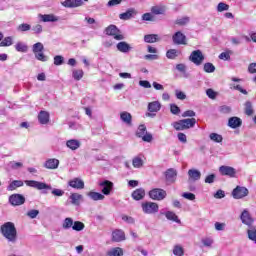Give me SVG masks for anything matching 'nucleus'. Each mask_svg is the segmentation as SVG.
<instances>
[{
    "label": "nucleus",
    "instance_id": "a878e982",
    "mask_svg": "<svg viewBox=\"0 0 256 256\" xmlns=\"http://www.w3.org/2000/svg\"><path fill=\"white\" fill-rule=\"evenodd\" d=\"M63 7L75 8L83 5V0H66L62 2Z\"/></svg>",
    "mask_w": 256,
    "mask_h": 256
},
{
    "label": "nucleus",
    "instance_id": "9d476101",
    "mask_svg": "<svg viewBox=\"0 0 256 256\" xmlns=\"http://www.w3.org/2000/svg\"><path fill=\"white\" fill-rule=\"evenodd\" d=\"M249 195V189L243 186H237L233 191H232V197L234 199H243Z\"/></svg>",
    "mask_w": 256,
    "mask_h": 256
},
{
    "label": "nucleus",
    "instance_id": "7ed1b4c3",
    "mask_svg": "<svg viewBox=\"0 0 256 256\" xmlns=\"http://www.w3.org/2000/svg\"><path fill=\"white\" fill-rule=\"evenodd\" d=\"M141 207L145 215H155L156 213H159V204L156 202H143Z\"/></svg>",
    "mask_w": 256,
    "mask_h": 256
},
{
    "label": "nucleus",
    "instance_id": "5701e85b",
    "mask_svg": "<svg viewBox=\"0 0 256 256\" xmlns=\"http://www.w3.org/2000/svg\"><path fill=\"white\" fill-rule=\"evenodd\" d=\"M70 204L75 205L78 207V205H81V201H83V195L79 193H71L69 196Z\"/></svg>",
    "mask_w": 256,
    "mask_h": 256
},
{
    "label": "nucleus",
    "instance_id": "1a4fd4ad",
    "mask_svg": "<svg viewBox=\"0 0 256 256\" xmlns=\"http://www.w3.org/2000/svg\"><path fill=\"white\" fill-rule=\"evenodd\" d=\"M126 239L125 231L122 229H115L112 231L111 241L113 243H122V241H125Z\"/></svg>",
    "mask_w": 256,
    "mask_h": 256
},
{
    "label": "nucleus",
    "instance_id": "2eb2a0df",
    "mask_svg": "<svg viewBox=\"0 0 256 256\" xmlns=\"http://www.w3.org/2000/svg\"><path fill=\"white\" fill-rule=\"evenodd\" d=\"M172 41L175 45H187V37L179 31L172 36Z\"/></svg>",
    "mask_w": 256,
    "mask_h": 256
},
{
    "label": "nucleus",
    "instance_id": "a18cd8bd",
    "mask_svg": "<svg viewBox=\"0 0 256 256\" xmlns=\"http://www.w3.org/2000/svg\"><path fill=\"white\" fill-rule=\"evenodd\" d=\"M173 255L175 256H183L185 255V251L181 247V245H175L173 248Z\"/></svg>",
    "mask_w": 256,
    "mask_h": 256
},
{
    "label": "nucleus",
    "instance_id": "6e6d98bb",
    "mask_svg": "<svg viewBox=\"0 0 256 256\" xmlns=\"http://www.w3.org/2000/svg\"><path fill=\"white\" fill-rule=\"evenodd\" d=\"M182 197H183L184 199H187L188 201H195V199H196L195 194H193V193H191V192H184V193L182 194Z\"/></svg>",
    "mask_w": 256,
    "mask_h": 256
},
{
    "label": "nucleus",
    "instance_id": "4be33fe9",
    "mask_svg": "<svg viewBox=\"0 0 256 256\" xmlns=\"http://www.w3.org/2000/svg\"><path fill=\"white\" fill-rule=\"evenodd\" d=\"M166 181L168 183H175L177 181V170L170 168L165 172Z\"/></svg>",
    "mask_w": 256,
    "mask_h": 256
},
{
    "label": "nucleus",
    "instance_id": "4d7b16f0",
    "mask_svg": "<svg viewBox=\"0 0 256 256\" xmlns=\"http://www.w3.org/2000/svg\"><path fill=\"white\" fill-rule=\"evenodd\" d=\"M39 215V210L32 209L27 212V217L30 219H37V216Z\"/></svg>",
    "mask_w": 256,
    "mask_h": 256
},
{
    "label": "nucleus",
    "instance_id": "6e6552de",
    "mask_svg": "<svg viewBox=\"0 0 256 256\" xmlns=\"http://www.w3.org/2000/svg\"><path fill=\"white\" fill-rule=\"evenodd\" d=\"M106 35H110L116 39V41H123L125 39V36L120 34L119 29L115 25H110L105 29Z\"/></svg>",
    "mask_w": 256,
    "mask_h": 256
},
{
    "label": "nucleus",
    "instance_id": "5fc2aeb1",
    "mask_svg": "<svg viewBox=\"0 0 256 256\" xmlns=\"http://www.w3.org/2000/svg\"><path fill=\"white\" fill-rule=\"evenodd\" d=\"M170 112L172 113V115H179L181 113V109L179 108V106H177V104H171Z\"/></svg>",
    "mask_w": 256,
    "mask_h": 256
},
{
    "label": "nucleus",
    "instance_id": "9b49d317",
    "mask_svg": "<svg viewBox=\"0 0 256 256\" xmlns=\"http://www.w3.org/2000/svg\"><path fill=\"white\" fill-rule=\"evenodd\" d=\"M219 173L220 175L230 177L232 179L237 177V170L231 166H220Z\"/></svg>",
    "mask_w": 256,
    "mask_h": 256
},
{
    "label": "nucleus",
    "instance_id": "0e129e2a",
    "mask_svg": "<svg viewBox=\"0 0 256 256\" xmlns=\"http://www.w3.org/2000/svg\"><path fill=\"white\" fill-rule=\"evenodd\" d=\"M214 227H215L216 231H225L226 224L221 223V222H216L214 224Z\"/></svg>",
    "mask_w": 256,
    "mask_h": 256
},
{
    "label": "nucleus",
    "instance_id": "4c0bfd02",
    "mask_svg": "<svg viewBox=\"0 0 256 256\" xmlns=\"http://www.w3.org/2000/svg\"><path fill=\"white\" fill-rule=\"evenodd\" d=\"M15 49L18 51V53H27V51H29V46L23 42H18L15 45Z\"/></svg>",
    "mask_w": 256,
    "mask_h": 256
},
{
    "label": "nucleus",
    "instance_id": "bb28decb",
    "mask_svg": "<svg viewBox=\"0 0 256 256\" xmlns=\"http://www.w3.org/2000/svg\"><path fill=\"white\" fill-rule=\"evenodd\" d=\"M120 119L122 123H125V125H131L133 121V116L131 115V113L123 111L120 113Z\"/></svg>",
    "mask_w": 256,
    "mask_h": 256
},
{
    "label": "nucleus",
    "instance_id": "c85d7f7f",
    "mask_svg": "<svg viewBox=\"0 0 256 256\" xmlns=\"http://www.w3.org/2000/svg\"><path fill=\"white\" fill-rule=\"evenodd\" d=\"M134 15H137V11L133 8L128 9L126 12L119 15V18L122 19V21H129L131 17Z\"/></svg>",
    "mask_w": 256,
    "mask_h": 256
},
{
    "label": "nucleus",
    "instance_id": "3c124183",
    "mask_svg": "<svg viewBox=\"0 0 256 256\" xmlns=\"http://www.w3.org/2000/svg\"><path fill=\"white\" fill-rule=\"evenodd\" d=\"M217 11L218 13H223V11H229V5L225 4V2H220L217 5Z\"/></svg>",
    "mask_w": 256,
    "mask_h": 256
},
{
    "label": "nucleus",
    "instance_id": "a211bd4d",
    "mask_svg": "<svg viewBox=\"0 0 256 256\" xmlns=\"http://www.w3.org/2000/svg\"><path fill=\"white\" fill-rule=\"evenodd\" d=\"M243 125V120L237 116L230 117L228 120V127L230 129H237Z\"/></svg>",
    "mask_w": 256,
    "mask_h": 256
},
{
    "label": "nucleus",
    "instance_id": "864d4df0",
    "mask_svg": "<svg viewBox=\"0 0 256 256\" xmlns=\"http://www.w3.org/2000/svg\"><path fill=\"white\" fill-rule=\"evenodd\" d=\"M175 95L176 98L179 99L180 101H185L187 99V94L181 90H175Z\"/></svg>",
    "mask_w": 256,
    "mask_h": 256
},
{
    "label": "nucleus",
    "instance_id": "052dcab7",
    "mask_svg": "<svg viewBox=\"0 0 256 256\" xmlns=\"http://www.w3.org/2000/svg\"><path fill=\"white\" fill-rule=\"evenodd\" d=\"M176 25H187V23H189V17H182V18H178L175 21Z\"/></svg>",
    "mask_w": 256,
    "mask_h": 256
},
{
    "label": "nucleus",
    "instance_id": "e433bc0d",
    "mask_svg": "<svg viewBox=\"0 0 256 256\" xmlns=\"http://www.w3.org/2000/svg\"><path fill=\"white\" fill-rule=\"evenodd\" d=\"M18 187H23V181L21 180H14L12 181L9 186L7 187L8 191H15Z\"/></svg>",
    "mask_w": 256,
    "mask_h": 256
},
{
    "label": "nucleus",
    "instance_id": "f03ea898",
    "mask_svg": "<svg viewBox=\"0 0 256 256\" xmlns=\"http://www.w3.org/2000/svg\"><path fill=\"white\" fill-rule=\"evenodd\" d=\"M195 123H197L195 118H188L174 122L173 127L176 129V131H185V129H191V127H195Z\"/></svg>",
    "mask_w": 256,
    "mask_h": 256
},
{
    "label": "nucleus",
    "instance_id": "f704fd0d",
    "mask_svg": "<svg viewBox=\"0 0 256 256\" xmlns=\"http://www.w3.org/2000/svg\"><path fill=\"white\" fill-rule=\"evenodd\" d=\"M165 217L166 219H168V221H174V223H181V220H179V217L173 211H167L165 213Z\"/></svg>",
    "mask_w": 256,
    "mask_h": 256
},
{
    "label": "nucleus",
    "instance_id": "e2e57ef3",
    "mask_svg": "<svg viewBox=\"0 0 256 256\" xmlns=\"http://www.w3.org/2000/svg\"><path fill=\"white\" fill-rule=\"evenodd\" d=\"M9 167L11 169H21V167H23V164L21 162H15V161H11L9 163Z\"/></svg>",
    "mask_w": 256,
    "mask_h": 256
},
{
    "label": "nucleus",
    "instance_id": "603ef678",
    "mask_svg": "<svg viewBox=\"0 0 256 256\" xmlns=\"http://www.w3.org/2000/svg\"><path fill=\"white\" fill-rule=\"evenodd\" d=\"M122 221L125 223H128V225H135V218L128 216V215H122L121 216Z\"/></svg>",
    "mask_w": 256,
    "mask_h": 256
},
{
    "label": "nucleus",
    "instance_id": "f8f14e48",
    "mask_svg": "<svg viewBox=\"0 0 256 256\" xmlns=\"http://www.w3.org/2000/svg\"><path fill=\"white\" fill-rule=\"evenodd\" d=\"M148 113L146 114V117H155V114L158 113V111H161V102L160 101H153L148 103Z\"/></svg>",
    "mask_w": 256,
    "mask_h": 256
},
{
    "label": "nucleus",
    "instance_id": "f3484780",
    "mask_svg": "<svg viewBox=\"0 0 256 256\" xmlns=\"http://www.w3.org/2000/svg\"><path fill=\"white\" fill-rule=\"evenodd\" d=\"M240 219L244 225H247L248 227H251L253 225V218L251 217V214L247 209L243 210Z\"/></svg>",
    "mask_w": 256,
    "mask_h": 256
},
{
    "label": "nucleus",
    "instance_id": "774afa93",
    "mask_svg": "<svg viewBox=\"0 0 256 256\" xmlns=\"http://www.w3.org/2000/svg\"><path fill=\"white\" fill-rule=\"evenodd\" d=\"M196 113L193 110L183 112L182 117H195Z\"/></svg>",
    "mask_w": 256,
    "mask_h": 256
},
{
    "label": "nucleus",
    "instance_id": "69168bd1",
    "mask_svg": "<svg viewBox=\"0 0 256 256\" xmlns=\"http://www.w3.org/2000/svg\"><path fill=\"white\" fill-rule=\"evenodd\" d=\"M215 174H209L208 176H206L205 178V183L211 184V183H215Z\"/></svg>",
    "mask_w": 256,
    "mask_h": 256
},
{
    "label": "nucleus",
    "instance_id": "c03bdc74",
    "mask_svg": "<svg viewBox=\"0 0 256 256\" xmlns=\"http://www.w3.org/2000/svg\"><path fill=\"white\" fill-rule=\"evenodd\" d=\"M245 113H246V115H248V117H251V115H253V113H254L253 104L250 101H247L245 103Z\"/></svg>",
    "mask_w": 256,
    "mask_h": 256
},
{
    "label": "nucleus",
    "instance_id": "37998d69",
    "mask_svg": "<svg viewBox=\"0 0 256 256\" xmlns=\"http://www.w3.org/2000/svg\"><path fill=\"white\" fill-rule=\"evenodd\" d=\"M151 13H153L154 15H163V13H165V7L153 6L151 8Z\"/></svg>",
    "mask_w": 256,
    "mask_h": 256
},
{
    "label": "nucleus",
    "instance_id": "c9c22d12",
    "mask_svg": "<svg viewBox=\"0 0 256 256\" xmlns=\"http://www.w3.org/2000/svg\"><path fill=\"white\" fill-rule=\"evenodd\" d=\"M145 43H157L159 41V35L157 34H147L144 36Z\"/></svg>",
    "mask_w": 256,
    "mask_h": 256
},
{
    "label": "nucleus",
    "instance_id": "79ce46f5",
    "mask_svg": "<svg viewBox=\"0 0 256 256\" xmlns=\"http://www.w3.org/2000/svg\"><path fill=\"white\" fill-rule=\"evenodd\" d=\"M167 59H175L179 57V51L177 49H170L166 52Z\"/></svg>",
    "mask_w": 256,
    "mask_h": 256
},
{
    "label": "nucleus",
    "instance_id": "b1692460",
    "mask_svg": "<svg viewBox=\"0 0 256 256\" xmlns=\"http://www.w3.org/2000/svg\"><path fill=\"white\" fill-rule=\"evenodd\" d=\"M38 121L40 125H47L50 121V115L47 111H40L38 114Z\"/></svg>",
    "mask_w": 256,
    "mask_h": 256
},
{
    "label": "nucleus",
    "instance_id": "ea45409f",
    "mask_svg": "<svg viewBox=\"0 0 256 256\" xmlns=\"http://www.w3.org/2000/svg\"><path fill=\"white\" fill-rule=\"evenodd\" d=\"M11 45H13V37L11 36L5 37L0 42V47H11Z\"/></svg>",
    "mask_w": 256,
    "mask_h": 256
},
{
    "label": "nucleus",
    "instance_id": "2f4dec72",
    "mask_svg": "<svg viewBox=\"0 0 256 256\" xmlns=\"http://www.w3.org/2000/svg\"><path fill=\"white\" fill-rule=\"evenodd\" d=\"M84 75H85V72H83V69L72 70V77L75 81H81Z\"/></svg>",
    "mask_w": 256,
    "mask_h": 256
},
{
    "label": "nucleus",
    "instance_id": "7c9ffc66",
    "mask_svg": "<svg viewBox=\"0 0 256 256\" xmlns=\"http://www.w3.org/2000/svg\"><path fill=\"white\" fill-rule=\"evenodd\" d=\"M87 196L90 197L92 201H103V199H105V195L93 191L88 192Z\"/></svg>",
    "mask_w": 256,
    "mask_h": 256
},
{
    "label": "nucleus",
    "instance_id": "09e8293b",
    "mask_svg": "<svg viewBox=\"0 0 256 256\" xmlns=\"http://www.w3.org/2000/svg\"><path fill=\"white\" fill-rule=\"evenodd\" d=\"M205 73H215V65L213 63L207 62L204 64Z\"/></svg>",
    "mask_w": 256,
    "mask_h": 256
},
{
    "label": "nucleus",
    "instance_id": "473e14b6",
    "mask_svg": "<svg viewBox=\"0 0 256 256\" xmlns=\"http://www.w3.org/2000/svg\"><path fill=\"white\" fill-rule=\"evenodd\" d=\"M107 255L108 256H123L124 255L123 248L114 247L107 252Z\"/></svg>",
    "mask_w": 256,
    "mask_h": 256
},
{
    "label": "nucleus",
    "instance_id": "72a5a7b5",
    "mask_svg": "<svg viewBox=\"0 0 256 256\" xmlns=\"http://www.w3.org/2000/svg\"><path fill=\"white\" fill-rule=\"evenodd\" d=\"M75 221H73V218L71 217H67L63 220V223H62V228L67 231L69 229H73V223Z\"/></svg>",
    "mask_w": 256,
    "mask_h": 256
},
{
    "label": "nucleus",
    "instance_id": "49530a36",
    "mask_svg": "<svg viewBox=\"0 0 256 256\" xmlns=\"http://www.w3.org/2000/svg\"><path fill=\"white\" fill-rule=\"evenodd\" d=\"M132 165L135 167V169H140V167H143V159L140 157L133 158Z\"/></svg>",
    "mask_w": 256,
    "mask_h": 256
},
{
    "label": "nucleus",
    "instance_id": "a19ab883",
    "mask_svg": "<svg viewBox=\"0 0 256 256\" xmlns=\"http://www.w3.org/2000/svg\"><path fill=\"white\" fill-rule=\"evenodd\" d=\"M72 229L73 231H83V229H85V224L81 221H74L73 225H72Z\"/></svg>",
    "mask_w": 256,
    "mask_h": 256
},
{
    "label": "nucleus",
    "instance_id": "bf43d9fd",
    "mask_svg": "<svg viewBox=\"0 0 256 256\" xmlns=\"http://www.w3.org/2000/svg\"><path fill=\"white\" fill-rule=\"evenodd\" d=\"M52 195H54V197H63L65 195V191L54 188L52 189Z\"/></svg>",
    "mask_w": 256,
    "mask_h": 256
},
{
    "label": "nucleus",
    "instance_id": "680f3d73",
    "mask_svg": "<svg viewBox=\"0 0 256 256\" xmlns=\"http://www.w3.org/2000/svg\"><path fill=\"white\" fill-rule=\"evenodd\" d=\"M63 61H65V59L61 55H57L54 57V65L56 66L63 65Z\"/></svg>",
    "mask_w": 256,
    "mask_h": 256
},
{
    "label": "nucleus",
    "instance_id": "6ab92c4d",
    "mask_svg": "<svg viewBox=\"0 0 256 256\" xmlns=\"http://www.w3.org/2000/svg\"><path fill=\"white\" fill-rule=\"evenodd\" d=\"M99 185L102 187L103 195H111V191H113V182L106 180L100 182Z\"/></svg>",
    "mask_w": 256,
    "mask_h": 256
},
{
    "label": "nucleus",
    "instance_id": "aec40b11",
    "mask_svg": "<svg viewBox=\"0 0 256 256\" xmlns=\"http://www.w3.org/2000/svg\"><path fill=\"white\" fill-rule=\"evenodd\" d=\"M188 179L189 181H199L201 179V171L198 169L192 168L188 170Z\"/></svg>",
    "mask_w": 256,
    "mask_h": 256
},
{
    "label": "nucleus",
    "instance_id": "de8ad7c7",
    "mask_svg": "<svg viewBox=\"0 0 256 256\" xmlns=\"http://www.w3.org/2000/svg\"><path fill=\"white\" fill-rule=\"evenodd\" d=\"M44 49H45V46H43V43H41V42L35 43L32 46L33 53H39L41 51H44Z\"/></svg>",
    "mask_w": 256,
    "mask_h": 256
},
{
    "label": "nucleus",
    "instance_id": "dca6fc26",
    "mask_svg": "<svg viewBox=\"0 0 256 256\" xmlns=\"http://www.w3.org/2000/svg\"><path fill=\"white\" fill-rule=\"evenodd\" d=\"M69 187L72 189H85V182L81 178H73L68 182Z\"/></svg>",
    "mask_w": 256,
    "mask_h": 256
},
{
    "label": "nucleus",
    "instance_id": "4468645a",
    "mask_svg": "<svg viewBox=\"0 0 256 256\" xmlns=\"http://www.w3.org/2000/svg\"><path fill=\"white\" fill-rule=\"evenodd\" d=\"M9 203H11L14 207L23 205L25 203V196H23L21 194H12L9 197Z\"/></svg>",
    "mask_w": 256,
    "mask_h": 256
},
{
    "label": "nucleus",
    "instance_id": "423d86ee",
    "mask_svg": "<svg viewBox=\"0 0 256 256\" xmlns=\"http://www.w3.org/2000/svg\"><path fill=\"white\" fill-rule=\"evenodd\" d=\"M189 60L194 63V65L199 67V65H203V61H205V56L203 55V52H201V50H194L190 54Z\"/></svg>",
    "mask_w": 256,
    "mask_h": 256
},
{
    "label": "nucleus",
    "instance_id": "cd10ccee",
    "mask_svg": "<svg viewBox=\"0 0 256 256\" xmlns=\"http://www.w3.org/2000/svg\"><path fill=\"white\" fill-rule=\"evenodd\" d=\"M66 147H68V149H71V151H77V149L81 147V142L77 139H70L66 141Z\"/></svg>",
    "mask_w": 256,
    "mask_h": 256
},
{
    "label": "nucleus",
    "instance_id": "39448f33",
    "mask_svg": "<svg viewBox=\"0 0 256 256\" xmlns=\"http://www.w3.org/2000/svg\"><path fill=\"white\" fill-rule=\"evenodd\" d=\"M148 195L153 201H163L167 197V191L161 188H154L148 192Z\"/></svg>",
    "mask_w": 256,
    "mask_h": 256
},
{
    "label": "nucleus",
    "instance_id": "412c9836",
    "mask_svg": "<svg viewBox=\"0 0 256 256\" xmlns=\"http://www.w3.org/2000/svg\"><path fill=\"white\" fill-rule=\"evenodd\" d=\"M116 49L118 51H120V53H129V52H131L133 47H131V44H129L125 41H121L116 45Z\"/></svg>",
    "mask_w": 256,
    "mask_h": 256
},
{
    "label": "nucleus",
    "instance_id": "8fccbe9b",
    "mask_svg": "<svg viewBox=\"0 0 256 256\" xmlns=\"http://www.w3.org/2000/svg\"><path fill=\"white\" fill-rule=\"evenodd\" d=\"M36 59L38 61H42L43 63H45L46 61H48V58L47 56L45 55V53H43V51H40V52H35L34 53Z\"/></svg>",
    "mask_w": 256,
    "mask_h": 256
},
{
    "label": "nucleus",
    "instance_id": "393cba45",
    "mask_svg": "<svg viewBox=\"0 0 256 256\" xmlns=\"http://www.w3.org/2000/svg\"><path fill=\"white\" fill-rule=\"evenodd\" d=\"M44 167L46 169H57L59 167V159L57 158H50L45 161Z\"/></svg>",
    "mask_w": 256,
    "mask_h": 256
},
{
    "label": "nucleus",
    "instance_id": "0eeeda50",
    "mask_svg": "<svg viewBox=\"0 0 256 256\" xmlns=\"http://www.w3.org/2000/svg\"><path fill=\"white\" fill-rule=\"evenodd\" d=\"M25 183L28 187H33L34 189H38V191H43V189H47L48 191H51V189H53L51 185H48L45 182H39L35 180H26Z\"/></svg>",
    "mask_w": 256,
    "mask_h": 256
},
{
    "label": "nucleus",
    "instance_id": "58836bf2",
    "mask_svg": "<svg viewBox=\"0 0 256 256\" xmlns=\"http://www.w3.org/2000/svg\"><path fill=\"white\" fill-rule=\"evenodd\" d=\"M209 139L214 143H223V136L215 132L209 134Z\"/></svg>",
    "mask_w": 256,
    "mask_h": 256
},
{
    "label": "nucleus",
    "instance_id": "c756f323",
    "mask_svg": "<svg viewBox=\"0 0 256 256\" xmlns=\"http://www.w3.org/2000/svg\"><path fill=\"white\" fill-rule=\"evenodd\" d=\"M132 198L135 201H141V199L145 198V189L138 188L135 191L132 192Z\"/></svg>",
    "mask_w": 256,
    "mask_h": 256
},
{
    "label": "nucleus",
    "instance_id": "338daca9",
    "mask_svg": "<svg viewBox=\"0 0 256 256\" xmlns=\"http://www.w3.org/2000/svg\"><path fill=\"white\" fill-rule=\"evenodd\" d=\"M31 30V25L29 24H20L18 26V31H30Z\"/></svg>",
    "mask_w": 256,
    "mask_h": 256
},
{
    "label": "nucleus",
    "instance_id": "20e7f679",
    "mask_svg": "<svg viewBox=\"0 0 256 256\" xmlns=\"http://www.w3.org/2000/svg\"><path fill=\"white\" fill-rule=\"evenodd\" d=\"M136 137H139L145 143H151L153 141V134L147 132L145 125H140L136 131Z\"/></svg>",
    "mask_w": 256,
    "mask_h": 256
},
{
    "label": "nucleus",
    "instance_id": "f257e3e1",
    "mask_svg": "<svg viewBox=\"0 0 256 256\" xmlns=\"http://www.w3.org/2000/svg\"><path fill=\"white\" fill-rule=\"evenodd\" d=\"M1 233L11 243L17 241V228L13 222H6L1 226Z\"/></svg>",
    "mask_w": 256,
    "mask_h": 256
},
{
    "label": "nucleus",
    "instance_id": "ddd939ff",
    "mask_svg": "<svg viewBox=\"0 0 256 256\" xmlns=\"http://www.w3.org/2000/svg\"><path fill=\"white\" fill-rule=\"evenodd\" d=\"M38 19L42 21V23H57L59 16L55 14H39Z\"/></svg>",
    "mask_w": 256,
    "mask_h": 256
},
{
    "label": "nucleus",
    "instance_id": "13d9d810",
    "mask_svg": "<svg viewBox=\"0 0 256 256\" xmlns=\"http://www.w3.org/2000/svg\"><path fill=\"white\" fill-rule=\"evenodd\" d=\"M206 95H207V97H209V99H217V92H215L211 88L206 90Z\"/></svg>",
    "mask_w": 256,
    "mask_h": 256
}]
</instances>
